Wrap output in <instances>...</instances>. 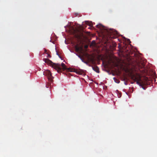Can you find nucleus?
<instances>
[{"mask_svg": "<svg viewBox=\"0 0 157 157\" xmlns=\"http://www.w3.org/2000/svg\"><path fill=\"white\" fill-rule=\"evenodd\" d=\"M43 60L45 63L52 66V67L56 70L58 72H59V71L61 70L60 64L54 63L48 59H44Z\"/></svg>", "mask_w": 157, "mask_h": 157, "instance_id": "f257e3e1", "label": "nucleus"}, {"mask_svg": "<svg viewBox=\"0 0 157 157\" xmlns=\"http://www.w3.org/2000/svg\"><path fill=\"white\" fill-rule=\"evenodd\" d=\"M60 65L61 70L60 71V70L59 72H58V73H60L62 69H63V71L68 70L69 71L75 72L76 73L79 75H82V71L81 70H78L75 69L73 70H70L69 69L67 68L65 64L63 63H62L61 65L60 64Z\"/></svg>", "mask_w": 157, "mask_h": 157, "instance_id": "f03ea898", "label": "nucleus"}, {"mask_svg": "<svg viewBox=\"0 0 157 157\" xmlns=\"http://www.w3.org/2000/svg\"><path fill=\"white\" fill-rule=\"evenodd\" d=\"M43 74L47 77L49 81L52 82L53 81V77L52 76V74L50 71L48 70H46L43 72Z\"/></svg>", "mask_w": 157, "mask_h": 157, "instance_id": "7ed1b4c3", "label": "nucleus"}, {"mask_svg": "<svg viewBox=\"0 0 157 157\" xmlns=\"http://www.w3.org/2000/svg\"><path fill=\"white\" fill-rule=\"evenodd\" d=\"M131 78L132 79L134 80L135 81H136V83L139 84L140 86H141L144 89H145V88L144 87V85L147 84V83L144 84L142 82H140L138 79L140 80V78L138 79L135 75H132L131 76Z\"/></svg>", "mask_w": 157, "mask_h": 157, "instance_id": "20e7f679", "label": "nucleus"}, {"mask_svg": "<svg viewBox=\"0 0 157 157\" xmlns=\"http://www.w3.org/2000/svg\"><path fill=\"white\" fill-rule=\"evenodd\" d=\"M75 35H76V37L78 39L81 40L82 38H84L83 36L84 35L83 33L80 32L77 34H75Z\"/></svg>", "mask_w": 157, "mask_h": 157, "instance_id": "39448f33", "label": "nucleus"}, {"mask_svg": "<svg viewBox=\"0 0 157 157\" xmlns=\"http://www.w3.org/2000/svg\"><path fill=\"white\" fill-rule=\"evenodd\" d=\"M75 51L77 52H81L83 50V48L82 47H78L76 45L75 47Z\"/></svg>", "mask_w": 157, "mask_h": 157, "instance_id": "423d86ee", "label": "nucleus"}, {"mask_svg": "<svg viewBox=\"0 0 157 157\" xmlns=\"http://www.w3.org/2000/svg\"><path fill=\"white\" fill-rule=\"evenodd\" d=\"M93 69L98 73H99V68L98 66L96 65H94L92 67Z\"/></svg>", "mask_w": 157, "mask_h": 157, "instance_id": "0eeeda50", "label": "nucleus"}, {"mask_svg": "<svg viewBox=\"0 0 157 157\" xmlns=\"http://www.w3.org/2000/svg\"><path fill=\"white\" fill-rule=\"evenodd\" d=\"M85 23L87 25H88L90 26H91L92 25V22L89 21H85Z\"/></svg>", "mask_w": 157, "mask_h": 157, "instance_id": "6e6552de", "label": "nucleus"}, {"mask_svg": "<svg viewBox=\"0 0 157 157\" xmlns=\"http://www.w3.org/2000/svg\"><path fill=\"white\" fill-rule=\"evenodd\" d=\"M96 27L101 29V28H103L104 27V26L102 25L99 24V25H96Z\"/></svg>", "mask_w": 157, "mask_h": 157, "instance_id": "1a4fd4ad", "label": "nucleus"}, {"mask_svg": "<svg viewBox=\"0 0 157 157\" xmlns=\"http://www.w3.org/2000/svg\"><path fill=\"white\" fill-rule=\"evenodd\" d=\"M138 64V66L140 68H143L145 66L144 64L143 63H141V65H140V64Z\"/></svg>", "mask_w": 157, "mask_h": 157, "instance_id": "9d476101", "label": "nucleus"}, {"mask_svg": "<svg viewBox=\"0 0 157 157\" xmlns=\"http://www.w3.org/2000/svg\"><path fill=\"white\" fill-rule=\"evenodd\" d=\"M113 79L114 80L115 82L117 83H119L120 82V81L118 79H117L115 77L113 78Z\"/></svg>", "mask_w": 157, "mask_h": 157, "instance_id": "9b49d317", "label": "nucleus"}, {"mask_svg": "<svg viewBox=\"0 0 157 157\" xmlns=\"http://www.w3.org/2000/svg\"><path fill=\"white\" fill-rule=\"evenodd\" d=\"M77 55L78 56V57L79 58L81 59V60L83 62V60L82 59V57L80 55H78L77 54Z\"/></svg>", "mask_w": 157, "mask_h": 157, "instance_id": "f8f14e48", "label": "nucleus"}, {"mask_svg": "<svg viewBox=\"0 0 157 157\" xmlns=\"http://www.w3.org/2000/svg\"><path fill=\"white\" fill-rule=\"evenodd\" d=\"M49 85H50V84L49 83H48V84L46 85V87L47 88H48L49 87Z\"/></svg>", "mask_w": 157, "mask_h": 157, "instance_id": "ddd939ff", "label": "nucleus"}, {"mask_svg": "<svg viewBox=\"0 0 157 157\" xmlns=\"http://www.w3.org/2000/svg\"><path fill=\"white\" fill-rule=\"evenodd\" d=\"M47 54H48V56H47V57H48V58L51 57V56L48 53H47Z\"/></svg>", "mask_w": 157, "mask_h": 157, "instance_id": "4468645a", "label": "nucleus"}, {"mask_svg": "<svg viewBox=\"0 0 157 157\" xmlns=\"http://www.w3.org/2000/svg\"><path fill=\"white\" fill-rule=\"evenodd\" d=\"M110 37L111 38H113V39L115 38V37L113 36H110Z\"/></svg>", "mask_w": 157, "mask_h": 157, "instance_id": "2eb2a0df", "label": "nucleus"}, {"mask_svg": "<svg viewBox=\"0 0 157 157\" xmlns=\"http://www.w3.org/2000/svg\"><path fill=\"white\" fill-rule=\"evenodd\" d=\"M44 51H45V53L47 54V50L46 49H45Z\"/></svg>", "mask_w": 157, "mask_h": 157, "instance_id": "dca6fc26", "label": "nucleus"}, {"mask_svg": "<svg viewBox=\"0 0 157 157\" xmlns=\"http://www.w3.org/2000/svg\"><path fill=\"white\" fill-rule=\"evenodd\" d=\"M56 54H57V55H58L59 57H60V56L58 54L57 51Z\"/></svg>", "mask_w": 157, "mask_h": 157, "instance_id": "f3484780", "label": "nucleus"}, {"mask_svg": "<svg viewBox=\"0 0 157 157\" xmlns=\"http://www.w3.org/2000/svg\"><path fill=\"white\" fill-rule=\"evenodd\" d=\"M88 47V46L87 45H86L85 46V48H87Z\"/></svg>", "mask_w": 157, "mask_h": 157, "instance_id": "a211bd4d", "label": "nucleus"}, {"mask_svg": "<svg viewBox=\"0 0 157 157\" xmlns=\"http://www.w3.org/2000/svg\"><path fill=\"white\" fill-rule=\"evenodd\" d=\"M117 33V31H115V32H114V33Z\"/></svg>", "mask_w": 157, "mask_h": 157, "instance_id": "6ab92c4d", "label": "nucleus"}]
</instances>
